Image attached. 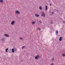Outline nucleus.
Here are the masks:
<instances>
[{"instance_id":"nucleus-1","label":"nucleus","mask_w":65,"mask_h":65,"mask_svg":"<svg viewBox=\"0 0 65 65\" xmlns=\"http://www.w3.org/2000/svg\"><path fill=\"white\" fill-rule=\"evenodd\" d=\"M41 15L43 17H45V14H44L43 11H42L41 12Z\"/></svg>"},{"instance_id":"nucleus-2","label":"nucleus","mask_w":65,"mask_h":65,"mask_svg":"<svg viewBox=\"0 0 65 65\" xmlns=\"http://www.w3.org/2000/svg\"><path fill=\"white\" fill-rule=\"evenodd\" d=\"M14 24H15V21H12L11 23V25H14Z\"/></svg>"},{"instance_id":"nucleus-3","label":"nucleus","mask_w":65,"mask_h":65,"mask_svg":"<svg viewBox=\"0 0 65 65\" xmlns=\"http://www.w3.org/2000/svg\"><path fill=\"white\" fill-rule=\"evenodd\" d=\"M15 13L19 14H20V12L19 11L17 10L15 11Z\"/></svg>"},{"instance_id":"nucleus-4","label":"nucleus","mask_w":65,"mask_h":65,"mask_svg":"<svg viewBox=\"0 0 65 65\" xmlns=\"http://www.w3.org/2000/svg\"><path fill=\"white\" fill-rule=\"evenodd\" d=\"M35 59H39V55H38L36 56L35 57Z\"/></svg>"},{"instance_id":"nucleus-5","label":"nucleus","mask_w":65,"mask_h":65,"mask_svg":"<svg viewBox=\"0 0 65 65\" xmlns=\"http://www.w3.org/2000/svg\"><path fill=\"white\" fill-rule=\"evenodd\" d=\"M4 35L5 36H6V37H8L9 36V35L8 34H4Z\"/></svg>"},{"instance_id":"nucleus-6","label":"nucleus","mask_w":65,"mask_h":65,"mask_svg":"<svg viewBox=\"0 0 65 65\" xmlns=\"http://www.w3.org/2000/svg\"><path fill=\"white\" fill-rule=\"evenodd\" d=\"M2 41H5V39L4 38H3L2 39Z\"/></svg>"},{"instance_id":"nucleus-7","label":"nucleus","mask_w":65,"mask_h":65,"mask_svg":"<svg viewBox=\"0 0 65 65\" xmlns=\"http://www.w3.org/2000/svg\"><path fill=\"white\" fill-rule=\"evenodd\" d=\"M62 37H60V38H59V41H61V40H62Z\"/></svg>"},{"instance_id":"nucleus-8","label":"nucleus","mask_w":65,"mask_h":65,"mask_svg":"<svg viewBox=\"0 0 65 65\" xmlns=\"http://www.w3.org/2000/svg\"><path fill=\"white\" fill-rule=\"evenodd\" d=\"M12 53H14V48H12Z\"/></svg>"},{"instance_id":"nucleus-9","label":"nucleus","mask_w":65,"mask_h":65,"mask_svg":"<svg viewBox=\"0 0 65 65\" xmlns=\"http://www.w3.org/2000/svg\"><path fill=\"white\" fill-rule=\"evenodd\" d=\"M35 16H36V17H39V15H38L37 14H35Z\"/></svg>"},{"instance_id":"nucleus-10","label":"nucleus","mask_w":65,"mask_h":65,"mask_svg":"<svg viewBox=\"0 0 65 65\" xmlns=\"http://www.w3.org/2000/svg\"><path fill=\"white\" fill-rule=\"evenodd\" d=\"M8 50V48H7L5 49V52L6 53L7 52Z\"/></svg>"},{"instance_id":"nucleus-11","label":"nucleus","mask_w":65,"mask_h":65,"mask_svg":"<svg viewBox=\"0 0 65 65\" xmlns=\"http://www.w3.org/2000/svg\"><path fill=\"white\" fill-rule=\"evenodd\" d=\"M31 24L32 25H34V24H35V22L34 21H32L31 23Z\"/></svg>"},{"instance_id":"nucleus-12","label":"nucleus","mask_w":65,"mask_h":65,"mask_svg":"<svg viewBox=\"0 0 65 65\" xmlns=\"http://www.w3.org/2000/svg\"><path fill=\"white\" fill-rule=\"evenodd\" d=\"M45 8L46 10H47V6H46Z\"/></svg>"},{"instance_id":"nucleus-13","label":"nucleus","mask_w":65,"mask_h":65,"mask_svg":"<svg viewBox=\"0 0 65 65\" xmlns=\"http://www.w3.org/2000/svg\"><path fill=\"white\" fill-rule=\"evenodd\" d=\"M19 39L20 40H23V38L22 37H20L19 38Z\"/></svg>"},{"instance_id":"nucleus-14","label":"nucleus","mask_w":65,"mask_h":65,"mask_svg":"<svg viewBox=\"0 0 65 65\" xmlns=\"http://www.w3.org/2000/svg\"><path fill=\"white\" fill-rule=\"evenodd\" d=\"M11 49H10L8 50L9 53H11Z\"/></svg>"},{"instance_id":"nucleus-15","label":"nucleus","mask_w":65,"mask_h":65,"mask_svg":"<svg viewBox=\"0 0 65 65\" xmlns=\"http://www.w3.org/2000/svg\"><path fill=\"white\" fill-rule=\"evenodd\" d=\"M39 9L40 10H42V7H41V6H40L39 7Z\"/></svg>"},{"instance_id":"nucleus-16","label":"nucleus","mask_w":65,"mask_h":65,"mask_svg":"<svg viewBox=\"0 0 65 65\" xmlns=\"http://www.w3.org/2000/svg\"><path fill=\"white\" fill-rule=\"evenodd\" d=\"M56 33L57 34H58V30H56Z\"/></svg>"},{"instance_id":"nucleus-17","label":"nucleus","mask_w":65,"mask_h":65,"mask_svg":"<svg viewBox=\"0 0 65 65\" xmlns=\"http://www.w3.org/2000/svg\"><path fill=\"white\" fill-rule=\"evenodd\" d=\"M62 56H63V57H65V54H62Z\"/></svg>"},{"instance_id":"nucleus-18","label":"nucleus","mask_w":65,"mask_h":65,"mask_svg":"<svg viewBox=\"0 0 65 65\" xmlns=\"http://www.w3.org/2000/svg\"><path fill=\"white\" fill-rule=\"evenodd\" d=\"M14 51H17V48H14Z\"/></svg>"},{"instance_id":"nucleus-19","label":"nucleus","mask_w":65,"mask_h":65,"mask_svg":"<svg viewBox=\"0 0 65 65\" xmlns=\"http://www.w3.org/2000/svg\"><path fill=\"white\" fill-rule=\"evenodd\" d=\"M51 60L52 61H54V60H55V59H54V58H53L52 59H51Z\"/></svg>"},{"instance_id":"nucleus-20","label":"nucleus","mask_w":65,"mask_h":65,"mask_svg":"<svg viewBox=\"0 0 65 65\" xmlns=\"http://www.w3.org/2000/svg\"><path fill=\"white\" fill-rule=\"evenodd\" d=\"M39 22L40 23V24H41L42 23V22H41V21L40 20V21H39Z\"/></svg>"},{"instance_id":"nucleus-21","label":"nucleus","mask_w":65,"mask_h":65,"mask_svg":"<svg viewBox=\"0 0 65 65\" xmlns=\"http://www.w3.org/2000/svg\"><path fill=\"white\" fill-rule=\"evenodd\" d=\"M0 1L1 2H3V0H0Z\"/></svg>"},{"instance_id":"nucleus-22","label":"nucleus","mask_w":65,"mask_h":65,"mask_svg":"<svg viewBox=\"0 0 65 65\" xmlns=\"http://www.w3.org/2000/svg\"><path fill=\"white\" fill-rule=\"evenodd\" d=\"M25 47V46H22V49H23V48H24V47Z\"/></svg>"},{"instance_id":"nucleus-23","label":"nucleus","mask_w":65,"mask_h":65,"mask_svg":"<svg viewBox=\"0 0 65 65\" xmlns=\"http://www.w3.org/2000/svg\"><path fill=\"white\" fill-rule=\"evenodd\" d=\"M53 21H51V24H53Z\"/></svg>"},{"instance_id":"nucleus-24","label":"nucleus","mask_w":65,"mask_h":65,"mask_svg":"<svg viewBox=\"0 0 65 65\" xmlns=\"http://www.w3.org/2000/svg\"><path fill=\"white\" fill-rule=\"evenodd\" d=\"M54 65V63H52L51 64H50V65Z\"/></svg>"},{"instance_id":"nucleus-25","label":"nucleus","mask_w":65,"mask_h":65,"mask_svg":"<svg viewBox=\"0 0 65 65\" xmlns=\"http://www.w3.org/2000/svg\"><path fill=\"white\" fill-rule=\"evenodd\" d=\"M38 29L39 30H40V28H38Z\"/></svg>"},{"instance_id":"nucleus-26","label":"nucleus","mask_w":65,"mask_h":65,"mask_svg":"<svg viewBox=\"0 0 65 65\" xmlns=\"http://www.w3.org/2000/svg\"><path fill=\"white\" fill-rule=\"evenodd\" d=\"M53 13H54V12H52V14H53Z\"/></svg>"},{"instance_id":"nucleus-27","label":"nucleus","mask_w":65,"mask_h":65,"mask_svg":"<svg viewBox=\"0 0 65 65\" xmlns=\"http://www.w3.org/2000/svg\"><path fill=\"white\" fill-rule=\"evenodd\" d=\"M50 6H51V4H50Z\"/></svg>"},{"instance_id":"nucleus-28","label":"nucleus","mask_w":65,"mask_h":65,"mask_svg":"<svg viewBox=\"0 0 65 65\" xmlns=\"http://www.w3.org/2000/svg\"><path fill=\"white\" fill-rule=\"evenodd\" d=\"M63 23H65V22H63Z\"/></svg>"}]
</instances>
